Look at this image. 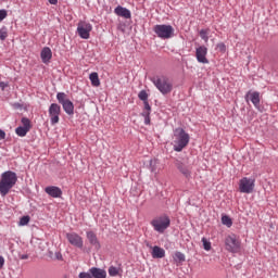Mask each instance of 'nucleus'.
Masks as SVG:
<instances>
[{"instance_id": "obj_22", "label": "nucleus", "mask_w": 278, "mask_h": 278, "mask_svg": "<svg viewBox=\"0 0 278 278\" xmlns=\"http://www.w3.org/2000/svg\"><path fill=\"white\" fill-rule=\"evenodd\" d=\"M173 261L175 264H181L186 262V254L177 251L173 254Z\"/></svg>"}, {"instance_id": "obj_34", "label": "nucleus", "mask_w": 278, "mask_h": 278, "mask_svg": "<svg viewBox=\"0 0 278 278\" xmlns=\"http://www.w3.org/2000/svg\"><path fill=\"white\" fill-rule=\"evenodd\" d=\"M155 164H157V160H151V161H150V169H151V173H155V170H156Z\"/></svg>"}, {"instance_id": "obj_43", "label": "nucleus", "mask_w": 278, "mask_h": 278, "mask_svg": "<svg viewBox=\"0 0 278 278\" xmlns=\"http://www.w3.org/2000/svg\"><path fill=\"white\" fill-rule=\"evenodd\" d=\"M51 5H58V0H48Z\"/></svg>"}, {"instance_id": "obj_36", "label": "nucleus", "mask_w": 278, "mask_h": 278, "mask_svg": "<svg viewBox=\"0 0 278 278\" xmlns=\"http://www.w3.org/2000/svg\"><path fill=\"white\" fill-rule=\"evenodd\" d=\"M144 103V111L151 112V105L149 104V101L143 102Z\"/></svg>"}, {"instance_id": "obj_11", "label": "nucleus", "mask_w": 278, "mask_h": 278, "mask_svg": "<svg viewBox=\"0 0 278 278\" xmlns=\"http://www.w3.org/2000/svg\"><path fill=\"white\" fill-rule=\"evenodd\" d=\"M66 238L72 247L84 249V238H81L77 232H67Z\"/></svg>"}, {"instance_id": "obj_9", "label": "nucleus", "mask_w": 278, "mask_h": 278, "mask_svg": "<svg viewBox=\"0 0 278 278\" xmlns=\"http://www.w3.org/2000/svg\"><path fill=\"white\" fill-rule=\"evenodd\" d=\"M253 190H255V179L244 177L239 181V191L243 194H251Z\"/></svg>"}, {"instance_id": "obj_25", "label": "nucleus", "mask_w": 278, "mask_h": 278, "mask_svg": "<svg viewBox=\"0 0 278 278\" xmlns=\"http://www.w3.org/2000/svg\"><path fill=\"white\" fill-rule=\"evenodd\" d=\"M22 125H23L22 127H24L28 131H29V129H31V121H29V118H27V117L22 118Z\"/></svg>"}, {"instance_id": "obj_13", "label": "nucleus", "mask_w": 278, "mask_h": 278, "mask_svg": "<svg viewBox=\"0 0 278 278\" xmlns=\"http://www.w3.org/2000/svg\"><path fill=\"white\" fill-rule=\"evenodd\" d=\"M179 173H181V175H184V177H186L187 179H190V177H192V167H190V165L186 164V163H181L178 162L176 164Z\"/></svg>"}, {"instance_id": "obj_5", "label": "nucleus", "mask_w": 278, "mask_h": 278, "mask_svg": "<svg viewBox=\"0 0 278 278\" xmlns=\"http://www.w3.org/2000/svg\"><path fill=\"white\" fill-rule=\"evenodd\" d=\"M150 225L157 233H164L170 227V217L167 215L157 216L151 220Z\"/></svg>"}, {"instance_id": "obj_15", "label": "nucleus", "mask_w": 278, "mask_h": 278, "mask_svg": "<svg viewBox=\"0 0 278 278\" xmlns=\"http://www.w3.org/2000/svg\"><path fill=\"white\" fill-rule=\"evenodd\" d=\"M152 249L151 255L153 260H162V257H166V251L157 245L150 247Z\"/></svg>"}, {"instance_id": "obj_27", "label": "nucleus", "mask_w": 278, "mask_h": 278, "mask_svg": "<svg viewBox=\"0 0 278 278\" xmlns=\"http://www.w3.org/2000/svg\"><path fill=\"white\" fill-rule=\"evenodd\" d=\"M8 38V27L3 26L0 28V40H5Z\"/></svg>"}, {"instance_id": "obj_39", "label": "nucleus", "mask_w": 278, "mask_h": 278, "mask_svg": "<svg viewBox=\"0 0 278 278\" xmlns=\"http://www.w3.org/2000/svg\"><path fill=\"white\" fill-rule=\"evenodd\" d=\"M0 140H5V131L0 129Z\"/></svg>"}, {"instance_id": "obj_20", "label": "nucleus", "mask_w": 278, "mask_h": 278, "mask_svg": "<svg viewBox=\"0 0 278 278\" xmlns=\"http://www.w3.org/2000/svg\"><path fill=\"white\" fill-rule=\"evenodd\" d=\"M247 97L250 98V101L253 103L254 108L260 109V92H248Z\"/></svg>"}, {"instance_id": "obj_38", "label": "nucleus", "mask_w": 278, "mask_h": 278, "mask_svg": "<svg viewBox=\"0 0 278 278\" xmlns=\"http://www.w3.org/2000/svg\"><path fill=\"white\" fill-rule=\"evenodd\" d=\"M142 116H143V118L150 117L151 116V111H144L142 113Z\"/></svg>"}, {"instance_id": "obj_21", "label": "nucleus", "mask_w": 278, "mask_h": 278, "mask_svg": "<svg viewBox=\"0 0 278 278\" xmlns=\"http://www.w3.org/2000/svg\"><path fill=\"white\" fill-rule=\"evenodd\" d=\"M89 79L94 88H99V86H101V80H99V74L97 72L91 73L89 75Z\"/></svg>"}, {"instance_id": "obj_1", "label": "nucleus", "mask_w": 278, "mask_h": 278, "mask_svg": "<svg viewBox=\"0 0 278 278\" xmlns=\"http://www.w3.org/2000/svg\"><path fill=\"white\" fill-rule=\"evenodd\" d=\"M190 144V135L181 127L174 129L173 148L177 153H181Z\"/></svg>"}, {"instance_id": "obj_31", "label": "nucleus", "mask_w": 278, "mask_h": 278, "mask_svg": "<svg viewBox=\"0 0 278 278\" xmlns=\"http://www.w3.org/2000/svg\"><path fill=\"white\" fill-rule=\"evenodd\" d=\"M216 49H218L220 53H225L227 51V46H225L223 42H219L217 43Z\"/></svg>"}, {"instance_id": "obj_23", "label": "nucleus", "mask_w": 278, "mask_h": 278, "mask_svg": "<svg viewBox=\"0 0 278 278\" xmlns=\"http://www.w3.org/2000/svg\"><path fill=\"white\" fill-rule=\"evenodd\" d=\"M29 130L27 128H24L23 126H18L16 129H15V134H17L20 136V138H25V136H27V132Z\"/></svg>"}, {"instance_id": "obj_19", "label": "nucleus", "mask_w": 278, "mask_h": 278, "mask_svg": "<svg viewBox=\"0 0 278 278\" xmlns=\"http://www.w3.org/2000/svg\"><path fill=\"white\" fill-rule=\"evenodd\" d=\"M46 192L47 194H49V197H52L53 199H60V197H62V189H60V187H47Z\"/></svg>"}, {"instance_id": "obj_2", "label": "nucleus", "mask_w": 278, "mask_h": 278, "mask_svg": "<svg viewBox=\"0 0 278 278\" xmlns=\"http://www.w3.org/2000/svg\"><path fill=\"white\" fill-rule=\"evenodd\" d=\"M16 181H18V176L16 173L12 170H7L1 174L0 178V194L1 197H8L10 194V190L16 186Z\"/></svg>"}, {"instance_id": "obj_24", "label": "nucleus", "mask_w": 278, "mask_h": 278, "mask_svg": "<svg viewBox=\"0 0 278 278\" xmlns=\"http://www.w3.org/2000/svg\"><path fill=\"white\" fill-rule=\"evenodd\" d=\"M200 38L204 40V42H207V40H210V29H201Z\"/></svg>"}, {"instance_id": "obj_42", "label": "nucleus", "mask_w": 278, "mask_h": 278, "mask_svg": "<svg viewBox=\"0 0 278 278\" xmlns=\"http://www.w3.org/2000/svg\"><path fill=\"white\" fill-rule=\"evenodd\" d=\"M4 264H5V258H3V256H0V268L4 266Z\"/></svg>"}, {"instance_id": "obj_41", "label": "nucleus", "mask_w": 278, "mask_h": 278, "mask_svg": "<svg viewBox=\"0 0 278 278\" xmlns=\"http://www.w3.org/2000/svg\"><path fill=\"white\" fill-rule=\"evenodd\" d=\"M144 124L146 125H151V116L150 117H144Z\"/></svg>"}, {"instance_id": "obj_7", "label": "nucleus", "mask_w": 278, "mask_h": 278, "mask_svg": "<svg viewBox=\"0 0 278 278\" xmlns=\"http://www.w3.org/2000/svg\"><path fill=\"white\" fill-rule=\"evenodd\" d=\"M225 247L229 253H240V239L236 235H229L225 238Z\"/></svg>"}, {"instance_id": "obj_32", "label": "nucleus", "mask_w": 278, "mask_h": 278, "mask_svg": "<svg viewBox=\"0 0 278 278\" xmlns=\"http://www.w3.org/2000/svg\"><path fill=\"white\" fill-rule=\"evenodd\" d=\"M79 278H92V273L90 271H81L79 275H78Z\"/></svg>"}, {"instance_id": "obj_3", "label": "nucleus", "mask_w": 278, "mask_h": 278, "mask_svg": "<svg viewBox=\"0 0 278 278\" xmlns=\"http://www.w3.org/2000/svg\"><path fill=\"white\" fill-rule=\"evenodd\" d=\"M152 83L161 94H170L173 92V80L166 76L154 77L152 78Z\"/></svg>"}, {"instance_id": "obj_40", "label": "nucleus", "mask_w": 278, "mask_h": 278, "mask_svg": "<svg viewBox=\"0 0 278 278\" xmlns=\"http://www.w3.org/2000/svg\"><path fill=\"white\" fill-rule=\"evenodd\" d=\"M20 260H29V255H27V254H20Z\"/></svg>"}, {"instance_id": "obj_30", "label": "nucleus", "mask_w": 278, "mask_h": 278, "mask_svg": "<svg viewBox=\"0 0 278 278\" xmlns=\"http://www.w3.org/2000/svg\"><path fill=\"white\" fill-rule=\"evenodd\" d=\"M109 275L110 277H116L118 275V268L115 266H111L109 268Z\"/></svg>"}, {"instance_id": "obj_12", "label": "nucleus", "mask_w": 278, "mask_h": 278, "mask_svg": "<svg viewBox=\"0 0 278 278\" xmlns=\"http://www.w3.org/2000/svg\"><path fill=\"white\" fill-rule=\"evenodd\" d=\"M195 58L200 64H210V60H207V47L200 46L195 49Z\"/></svg>"}, {"instance_id": "obj_28", "label": "nucleus", "mask_w": 278, "mask_h": 278, "mask_svg": "<svg viewBox=\"0 0 278 278\" xmlns=\"http://www.w3.org/2000/svg\"><path fill=\"white\" fill-rule=\"evenodd\" d=\"M138 97L140 101H143V103H146V101L149 99V93H147L144 90H141Z\"/></svg>"}, {"instance_id": "obj_10", "label": "nucleus", "mask_w": 278, "mask_h": 278, "mask_svg": "<svg viewBox=\"0 0 278 278\" xmlns=\"http://www.w3.org/2000/svg\"><path fill=\"white\" fill-rule=\"evenodd\" d=\"M51 125H58L60 123V114H62V108L58 103H52L48 110Z\"/></svg>"}, {"instance_id": "obj_16", "label": "nucleus", "mask_w": 278, "mask_h": 278, "mask_svg": "<svg viewBox=\"0 0 278 278\" xmlns=\"http://www.w3.org/2000/svg\"><path fill=\"white\" fill-rule=\"evenodd\" d=\"M40 58L43 64H49V62H51V59L53 58V52L51 51V48L45 47L41 50Z\"/></svg>"}, {"instance_id": "obj_18", "label": "nucleus", "mask_w": 278, "mask_h": 278, "mask_svg": "<svg viewBox=\"0 0 278 278\" xmlns=\"http://www.w3.org/2000/svg\"><path fill=\"white\" fill-rule=\"evenodd\" d=\"M114 12L117 16H122V18H131V11L122 5L115 8Z\"/></svg>"}, {"instance_id": "obj_26", "label": "nucleus", "mask_w": 278, "mask_h": 278, "mask_svg": "<svg viewBox=\"0 0 278 278\" xmlns=\"http://www.w3.org/2000/svg\"><path fill=\"white\" fill-rule=\"evenodd\" d=\"M222 223H223V225H226V227H231V225H233V222L227 215H224L222 217Z\"/></svg>"}, {"instance_id": "obj_4", "label": "nucleus", "mask_w": 278, "mask_h": 278, "mask_svg": "<svg viewBox=\"0 0 278 278\" xmlns=\"http://www.w3.org/2000/svg\"><path fill=\"white\" fill-rule=\"evenodd\" d=\"M153 31L161 40H169L175 36V28L172 25L156 24L153 27Z\"/></svg>"}, {"instance_id": "obj_33", "label": "nucleus", "mask_w": 278, "mask_h": 278, "mask_svg": "<svg viewBox=\"0 0 278 278\" xmlns=\"http://www.w3.org/2000/svg\"><path fill=\"white\" fill-rule=\"evenodd\" d=\"M28 224H29V216H23L20 219V225L25 226V225H28Z\"/></svg>"}, {"instance_id": "obj_37", "label": "nucleus", "mask_w": 278, "mask_h": 278, "mask_svg": "<svg viewBox=\"0 0 278 278\" xmlns=\"http://www.w3.org/2000/svg\"><path fill=\"white\" fill-rule=\"evenodd\" d=\"M0 88H1V90H5V88H8V83L1 81Z\"/></svg>"}, {"instance_id": "obj_17", "label": "nucleus", "mask_w": 278, "mask_h": 278, "mask_svg": "<svg viewBox=\"0 0 278 278\" xmlns=\"http://www.w3.org/2000/svg\"><path fill=\"white\" fill-rule=\"evenodd\" d=\"M89 273H91V278H106L108 271L105 269L99 268V267H91L89 269Z\"/></svg>"}, {"instance_id": "obj_14", "label": "nucleus", "mask_w": 278, "mask_h": 278, "mask_svg": "<svg viewBox=\"0 0 278 278\" xmlns=\"http://www.w3.org/2000/svg\"><path fill=\"white\" fill-rule=\"evenodd\" d=\"M87 240L96 251L101 249V242H99V238H97V233H94V231H87Z\"/></svg>"}, {"instance_id": "obj_44", "label": "nucleus", "mask_w": 278, "mask_h": 278, "mask_svg": "<svg viewBox=\"0 0 278 278\" xmlns=\"http://www.w3.org/2000/svg\"><path fill=\"white\" fill-rule=\"evenodd\" d=\"M55 257H56V260H62V253L56 252V253H55Z\"/></svg>"}, {"instance_id": "obj_6", "label": "nucleus", "mask_w": 278, "mask_h": 278, "mask_svg": "<svg viewBox=\"0 0 278 278\" xmlns=\"http://www.w3.org/2000/svg\"><path fill=\"white\" fill-rule=\"evenodd\" d=\"M56 99L59 103L62 105L64 112L68 114V116H73L75 114V104H73V101L68 99L66 93L59 92L56 94Z\"/></svg>"}, {"instance_id": "obj_35", "label": "nucleus", "mask_w": 278, "mask_h": 278, "mask_svg": "<svg viewBox=\"0 0 278 278\" xmlns=\"http://www.w3.org/2000/svg\"><path fill=\"white\" fill-rule=\"evenodd\" d=\"M8 16V11L5 10H0V21H3Z\"/></svg>"}, {"instance_id": "obj_29", "label": "nucleus", "mask_w": 278, "mask_h": 278, "mask_svg": "<svg viewBox=\"0 0 278 278\" xmlns=\"http://www.w3.org/2000/svg\"><path fill=\"white\" fill-rule=\"evenodd\" d=\"M202 243L204 247L205 251H211L212 250V243L210 241H207L206 238H202Z\"/></svg>"}, {"instance_id": "obj_8", "label": "nucleus", "mask_w": 278, "mask_h": 278, "mask_svg": "<svg viewBox=\"0 0 278 278\" xmlns=\"http://www.w3.org/2000/svg\"><path fill=\"white\" fill-rule=\"evenodd\" d=\"M90 31H92V24L86 21H80L77 24V34L83 40L90 38Z\"/></svg>"}]
</instances>
